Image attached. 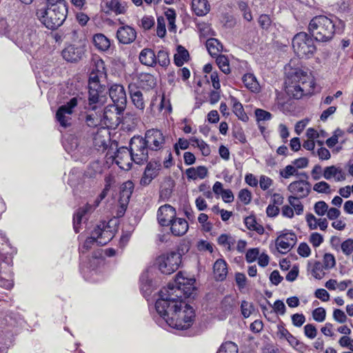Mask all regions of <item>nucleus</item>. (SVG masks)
Instances as JSON below:
<instances>
[{"label":"nucleus","instance_id":"f257e3e1","mask_svg":"<svg viewBox=\"0 0 353 353\" xmlns=\"http://www.w3.org/2000/svg\"><path fill=\"white\" fill-rule=\"evenodd\" d=\"M194 280L178 272L173 283H170L159 292L155 304L157 312L172 327L186 330L193 323L194 312L191 306L183 302V298L190 296L194 290Z\"/></svg>","mask_w":353,"mask_h":353},{"label":"nucleus","instance_id":"f03ea898","mask_svg":"<svg viewBox=\"0 0 353 353\" xmlns=\"http://www.w3.org/2000/svg\"><path fill=\"white\" fill-rule=\"evenodd\" d=\"M68 14L67 4L43 6L36 10L38 20L48 29L56 30L65 21Z\"/></svg>","mask_w":353,"mask_h":353},{"label":"nucleus","instance_id":"7ed1b4c3","mask_svg":"<svg viewBox=\"0 0 353 353\" xmlns=\"http://www.w3.org/2000/svg\"><path fill=\"white\" fill-rule=\"evenodd\" d=\"M339 28H336L335 22L324 15L314 17L310 22L308 30L312 37L319 41L326 42L332 39L336 31H341L344 23L339 21Z\"/></svg>","mask_w":353,"mask_h":353},{"label":"nucleus","instance_id":"20e7f679","mask_svg":"<svg viewBox=\"0 0 353 353\" xmlns=\"http://www.w3.org/2000/svg\"><path fill=\"white\" fill-rule=\"evenodd\" d=\"M294 52L301 58L310 57L316 51L314 40L305 32L296 34L292 39Z\"/></svg>","mask_w":353,"mask_h":353},{"label":"nucleus","instance_id":"39448f33","mask_svg":"<svg viewBox=\"0 0 353 353\" xmlns=\"http://www.w3.org/2000/svg\"><path fill=\"white\" fill-rule=\"evenodd\" d=\"M181 258V254L178 252L164 253L157 258L156 265L161 273L171 274L180 267Z\"/></svg>","mask_w":353,"mask_h":353},{"label":"nucleus","instance_id":"423d86ee","mask_svg":"<svg viewBox=\"0 0 353 353\" xmlns=\"http://www.w3.org/2000/svg\"><path fill=\"white\" fill-rule=\"evenodd\" d=\"M130 150L135 163L141 165L148 161V151L150 150L142 137L134 136L130 139Z\"/></svg>","mask_w":353,"mask_h":353},{"label":"nucleus","instance_id":"0eeeda50","mask_svg":"<svg viewBox=\"0 0 353 353\" xmlns=\"http://www.w3.org/2000/svg\"><path fill=\"white\" fill-rule=\"evenodd\" d=\"M125 108L110 104L107 105L101 114L103 126L108 128H114L121 123V114Z\"/></svg>","mask_w":353,"mask_h":353},{"label":"nucleus","instance_id":"6e6552de","mask_svg":"<svg viewBox=\"0 0 353 353\" xmlns=\"http://www.w3.org/2000/svg\"><path fill=\"white\" fill-rule=\"evenodd\" d=\"M113 220L106 223L105 221L98 225L92 232L98 245H105L109 243L115 234L116 230L111 226Z\"/></svg>","mask_w":353,"mask_h":353},{"label":"nucleus","instance_id":"1a4fd4ad","mask_svg":"<svg viewBox=\"0 0 353 353\" xmlns=\"http://www.w3.org/2000/svg\"><path fill=\"white\" fill-rule=\"evenodd\" d=\"M150 151H159L163 149L167 137L163 132L157 128H152L145 131L143 137Z\"/></svg>","mask_w":353,"mask_h":353},{"label":"nucleus","instance_id":"9d476101","mask_svg":"<svg viewBox=\"0 0 353 353\" xmlns=\"http://www.w3.org/2000/svg\"><path fill=\"white\" fill-rule=\"evenodd\" d=\"M77 104V98L73 97L67 103L61 105L58 108L56 113V119L62 127L67 128L70 125V117Z\"/></svg>","mask_w":353,"mask_h":353},{"label":"nucleus","instance_id":"9b49d317","mask_svg":"<svg viewBox=\"0 0 353 353\" xmlns=\"http://www.w3.org/2000/svg\"><path fill=\"white\" fill-rule=\"evenodd\" d=\"M92 85V87H88V107L95 111L103 105L105 98L103 95L104 88L97 87L94 83Z\"/></svg>","mask_w":353,"mask_h":353},{"label":"nucleus","instance_id":"f8f14e48","mask_svg":"<svg viewBox=\"0 0 353 353\" xmlns=\"http://www.w3.org/2000/svg\"><path fill=\"white\" fill-rule=\"evenodd\" d=\"M294 77H296V84H301V86H306L307 84L309 90L314 92L315 83L311 73L301 69H296L289 73L285 81H290Z\"/></svg>","mask_w":353,"mask_h":353},{"label":"nucleus","instance_id":"ddd939ff","mask_svg":"<svg viewBox=\"0 0 353 353\" xmlns=\"http://www.w3.org/2000/svg\"><path fill=\"white\" fill-rule=\"evenodd\" d=\"M296 77H294L290 81H285V91L290 97L299 99L303 96H308L313 94L314 92L309 90L307 84H306V86L296 84Z\"/></svg>","mask_w":353,"mask_h":353},{"label":"nucleus","instance_id":"4468645a","mask_svg":"<svg viewBox=\"0 0 353 353\" xmlns=\"http://www.w3.org/2000/svg\"><path fill=\"white\" fill-rule=\"evenodd\" d=\"M114 161L119 167L124 170H129L133 161L132 155L127 147H121L115 153Z\"/></svg>","mask_w":353,"mask_h":353},{"label":"nucleus","instance_id":"2eb2a0df","mask_svg":"<svg viewBox=\"0 0 353 353\" xmlns=\"http://www.w3.org/2000/svg\"><path fill=\"white\" fill-rule=\"evenodd\" d=\"M99 200H92V203H88L82 208H80L77 212L74 214L73 217V228L76 233L79 232L80 225L83 219V217L89 213H91L99 205Z\"/></svg>","mask_w":353,"mask_h":353},{"label":"nucleus","instance_id":"dca6fc26","mask_svg":"<svg viewBox=\"0 0 353 353\" xmlns=\"http://www.w3.org/2000/svg\"><path fill=\"white\" fill-rule=\"evenodd\" d=\"M304 179H301L289 185L288 190L294 196H290L288 199H299L307 196L310 191V184Z\"/></svg>","mask_w":353,"mask_h":353},{"label":"nucleus","instance_id":"f3484780","mask_svg":"<svg viewBox=\"0 0 353 353\" xmlns=\"http://www.w3.org/2000/svg\"><path fill=\"white\" fill-rule=\"evenodd\" d=\"M296 236L294 233L287 232L279 235L276 239L275 244L278 250L287 253L296 244Z\"/></svg>","mask_w":353,"mask_h":353},{"label":"nucleus","instance_id":"a211bd4d","mask_svg":"<svg viewBox=\"0 0 353 353\" xmlns=\"http://www.w3.org/2000/svg\"><path fill=\"white\" fill-rule=\"evenodd\" d=\"M109 95L113 104L125 108L127 97L125 89L121 84H114L109 88Z\"/></svg>","mask_w":353,"mask_h":353},{"label":"nucleus","instance_id":"6ab92c4d","mask_svg":"<svg viewBox=\"0 0 353 353\" xmlns=\"http://www.w3.org/2000/svg\"><path fill=\"white\" fill-rule=\"evenodd\" d=\"M110 140L108 128L103 126L94 134L93 144L98 150H104L108 148Z\"/></svg>","mask_w":353,"mask_h":353},{"label":"nucleus","instance_id":"aec40b11","mask_svg":"<svg viewBox=\"0 0 353 353\" xmlns=\"http://www.w3.org/2000/svg\"><path fill=\"white\" fill-rule=\"evenodd\" d=\"M175 209L170 205L161 206L157 212V219L161 226H168V224L176 217Z\"/></svg>","mask_w":353,"mask_h":353},{"label":"nucleus","instance_id":"412c9836","mask_svg":"<svg viewBox=\"0 0 353 353\" xmlns=\"http://www.w3.org/2000/svg\"><path fill=\"white\" fill-rule=\"evenodd\" d=\"M84 51L82 46L69 45L63 50L62 57L68 62H77L82 59Z\"/></svg>","mask_w":353,"mask_h":353},{"label":"nucleus","instance_id":"4be33fe9","mask_svg":"<svg viewBox=\"0 0 353 353\" xmlns=\"http://www.w3.org/2000/svg\"><path fill=\"white\" fill-rule=\"evenodd\" d=\"M128 10V3L123 0H109L105 3L103 11L106 14H124Z\"/></svg>","mask_w":353,"mask_h":353},{"label":"nucleus","instance_id":"5701e85b","mask_svg":"<svg viewBox=\"0 0 353 353\" xmlns=\"http://www.w3.org/2000/svg\"><path fill=\"white\" fill-rule=\"evenodd\" d=\"M171 234L174 236H182L185 234L189 228L188 221L180 217H175L168 224Z\"/></svg>","mask_w":353,"mask_h":353},{"label":"nucleus","instance_id":"b1692460","mask_svg":"<svg viewBox=\"0 0 353 353\" xmlns=\"http://www.w3.org/2000/svg\"><path fill=\"white\" fill-rule=\"evenodd\" d=\"M117 37L119 41L123 44L132 43L137 38L136 30L130 26H123L118 28Z\"/></svg>","mask_w":353,"mask_h":353},{"label":"nucleus","instance_id":"393cba45","mask_svg":"<svg viewBox=\"0 0 353 353\" xmlns=\"http://www.w3.org/2000/svg\"><path fill=\"white\" fill-rule=\"evenodd\" d=\"M161 168V165L159 161H150L147 164L143 176L141 179V184L144 185L149 184L157 176Z\"/></svg>","mask_w":353,"mask_h":353},{"label":"nucleus","instance_id":"a878e982","mask_svg":"<svg viewBox=\"0 0 353 353\" xmlns=\"http://www.w3.org/2000/svg\"><path fill=\"white\" fill-rule=\"evenodd\" d=\"M323 176L326 180L334 179L336 182L343 181L346 179L345 174L342 168L335 165L325 167L323 172Z\"/></svg>","mask_w":353,"mask_h":353},{"label":"nucleus","instance_id":"bb28decb","mask_svg":"<svg viewBox=\"0 0 353 353\" xmlns=\"http://www.w3.org/2000/svg\"><path fill=\"white\" fill-rule=\"evenodd\" d=\"M97 72L92 71L90 74L88 87H92V83L97 85V87H103L99 82L100 78H102L105 75V68L104 66V62L102 60L97 61L96 63Z\"/></svg>","mask_w":353,"mask_h":353},{"label":"nucleus","instance_id":"cd10ccee","mask_svg":"<svg viewBox=\"0 0 353 353\" xmlns=\"http://www.w3.org/2000/svg\"><path fill=\"white\" fill-rule=\"evenodd\" d=\"M140 62L147 66L153 67L157 64L154 52L150 48L143 49L139 54Z\"/></svg>","mask_w":353,"mask_h":353},{"label":"nucleus","instance_id":"c85d7f7f","mask_svg":"<svg viewBox=\"0 0 353 353\" xmlns=\"http://www.w3.org/2000/svg\"><path fill=\"white\" fill-rule=\"evenodd\" d=\"M129 90L133 104L137 109L143 111L145 108V102L142 92L134 85H130Z\"/></svg>","mask_w":353,"mask_h":353},{"label":"nucleus","instance_id":"c756f323","mask_svg":"<svg viewBox=\"0 0 353 353\" xmlns=\"http://www.w3.org/2000/svg\"><path fill=\"white\" fill-rule=\"evenodd\" d=\"M192 8L197 16H204L210 10V5L208 0H192Z\"/></svg>","mask_w":353,"mask_h":353},{"label":"nucleus","instance_id":"7c9ffc66","mask_svg":"<svg viewBox=\"0 0 353 353\" xmlns=\"http://www.w3.org/2000/svg\"><path fill=\"white\" fill-rule=\"evenodd\" d=\"M214 274L217 280L223 281L227 275V263L223 259H218L214 264Z\"/></svg>","mask_w":353,"mask_h":353},{"label":"nucleus","instance_id":"2f4dec72","mask_svg":"<svg viewBox=\"0 0 353 353\" xmlns=\"http://www.w3.org/2000/svg\"><path fill=\"white\" fill-rule=\"evenodd\" d=\"M279 174L284 179H289L292 176H296L300 179H307L305 172H299L293 165H288L279 171Z\"/></svg>","mask_w":353,"mask_h":353},{"label":"nucleus","instance_id":"473e14b6","mask_svg":"<svg viewBox=\"0 0 353 353\" xmlns=\"http://www.w3.org/2000/svg\"><path fill=\"white\" fill-rule=\"evenodd\" d=\"M187 177L190 179H203L208 174V170L205 166H198L196 168H190L186 170Z\"/></svg>","mask_w":353,"mask_h":353},{"label":"nucleus","instance_id":"72a5a7b5","mask_svg":"<svg viewBox=\"0 0 353 353\" xmlns=\"http://www.w3.org/2000/svg\"><path fill=\"white\" fill-rule=\"evenodd\" d=\"M242 81L245 86L253 92L260 91V85L254 74L247 73L243 75Z\"/></svg>","mask_w":353,"mask_h":353},{"label":"nucleus","instance_id":"f704fd0d","mask_svg":"<svg viewBox=\"0 0 353 353\" xmlns=\"http://www.w3.org/2000/svg\"><path fill=\"white\" fill-rule=\"evenodd\" d=\"M232 111L235 115L241 121H247L248 117L244 111L242 104L234 97H230Z\"/></svg>","mask_w":353,"mask_h":353},{"label":"nucleus","instance_id":"c9c22d12","mask_svg":"<svg viewBox=\"0 0 353 353\" xmlns=\"http://www.w3.org/2000/svg\"><path fill=\"white\" fill-rule=\"evenodd\" d=\"M206 48L209 54L212 57H216L222 51L223 46L219 41L214 38H211L206 41Z\"/></svg>","mask_w":353,"mask_h":353},{"label":"nucleus","instance_id":"e433bc0d","mask_svg":"<svg viewBox=\"0 0 353 353\" xmlns=\"http://www.w3.org/2000/svg\"><path fill=\"white\" fill-rule=\"evenodd\" d=\"M94 46L99 50L105 51L110 46V40L103 34H96L93 36Z\"/></svg>","mask_w":353,"mask_h":353},{"label":"nucleus","instance_id":"4c0bfd02","mask_svg":"<svg viewBox=\"0 0 353 353\" xmlns=\"http://www.w3.org/2000/svg\"><path fill=\"white\" fill-rule=\"evenodd\" d=\"M140 86L144 89H151L156 85V79L154 77L149 73H142L139 77Z\"/></svg>","mask_w":353,"mask_h":353},{"label":"nucleus","instance_id":"58836bf2","mask_svg":"<svg viewBox=\"0 0 353 353\" xmlns=\"http://www.w3.org/2000/svg\"><path fill=\"white\" fill-rule=\"evenodd\" d=\"M189 59V52L183 46H179L177 47V52L174 54V61L177 66H181L185 62H187Z\"/></svg>","mask_w":353,"mask_h":353},{"label":"nucleus","instance_id":"ea45409f","mask_svg":"<svg viewBox=\"0 0 353 353\" xmlns=\"http://www.w3.org/2000/svg\"><path fill=\"white\" fill-rule=\"evenodd\" d=\"M163 17L165 18V21H168V30L172 32H176V26L175 22L176 14L175 10L172 8H168L165 11Z\"/></svg>","mask_w":353,"mask_h":353},{"label":"nucleus","instance_id":"a19ab883","mask_svg":"<svg viewBox=\"0 0 353 353\" xmlns=\"http://www.w3.org/2000/svg\"><path fill=\"white\" fill-rule=\"evenodd\" d=\"M219 245L225 248L228 251L232 250V246L235 243L234 238L230 234H222L217 239Z\"/></svg>","mask_w":353,"mask_h":353},{"label":"nucleus","instance_id":"79ce46f5","mask_svg":"<svg viewBox=\"0 0 353 353\" xmlns=\"http://www.w3.org/2000/svg\"><path fill=\"white\" fill-rule=\"evenodd\" d=\"M245 224L248 230H254L259 234H262L264 232L263 227L258 223L255 218L252 216H248L245 219Z\"/></svg>","mask_w":353,"mask_h":353},{"label":"nucleus","instance_id":"37998d69","mask_svg":"<svg viewBox=\"0 0 353 353\" xmlns=\"http://www.w3.org/2000/svg\"><path fill=\"white\" fill-rule=\"evenodd\" d=\"M134 190V184L131 181L123 183L120 188V199H130Z\"/></svg>","mask_w":353,"mask_h":353},{"label":"nucleus","instance_id":"c03bdc74","mask_svg":"<svg viewBox=\"0 0 353 353\" xmlns=\"http://www.w3.org/2000/svg\"><path fill=\"white\" fill-rule=\"evenodd\" d=\"M63 146L68 153L74 152L78 148L77 138L69 136L63 142Z\"/></svg>","mask_w":353,"mask_h":353},{"label":"nucleus","instance_id":"a18cd8bd","mask_svg":"<svg viewBox=\"0 0 353 353\" xmlns=\"http://www.w3.org/2000/svg\"><path fill=\"white\" fill-rule=\"evenodd\" d=\"M85 121L90 127H97L98 125L103 127L101 114H97V112L88 114Z\"/></svg>","mask_w":353,"mask_h":353},{"label":"nucleus","instance_id":"49530a36","mask_svg":"<svg viewBox=\"0 0 353 353\" xmlns=\"http://www.w3.org/2000/svg\"><path fill=\"white\" fill-rule=\"evenodd\" d=\"M103 168L99 161H95L91 163L87 170V175L90 177H94L97 174L102 172Z\"/></svg>","mask_w":353,"mask_h":353},{"label":"nucleus","instance_id":"de8ad7c7","mask_svg":"<svg viewBox=\"0 0 353 353\" xmlns=\"http://www.w3.org/2000/svg\"><path fill=\"white\" fill-rule=\"evenodd\" d=\"M216 57V63L219 65L221 70L225 74H229L230 72V68L229 65V61L228 58L225 55H218Z\"/></svg>","mask_w":353,"mask_h":353},{"label":"nucleus","instance_id":"09e8293b","mask_svg":"<svg viewBox=\"0 0 353 353\" xmlns=\"http://www.w3.org/2000/svg\"><path fill=\"white\" fill-rule=\"evenodd\" d=\"M217 353H238V347L234 343L228 341L221 345Z\"/></svg>","mask_w":353,"mask_h":353},{"label":"nucleus","instance_id":"8fccbe9b","mask_svg":"<svg viewBox=\"0 0 353 353\" xmlns=\"http://www.w3.org/2000/svg\"><path fill=\"white\" fill-rule=\"evenodd\" d=\"M343 134L344 132L342 130L337 128L334 132L332 136L326 140L325 143L327 147L330 148H333L339 142V139L342 137Z\"/></svg>","mask_w":353,"mask_h":353},{"label":"nucleus","instance_id":"3c124183","mask_svg":"<svg viewBox=\"0 0 353 353\" xmlns=\"http://www.w3.org/2000/svg\"><path fill=\"white\" fill-rule=\"evenodd\" d=\"M323 265L321 262L316 261L313 265L312 274L315 279H321L325 275Z\"/></svg>","mask_w":353,"mask_h":353},{"label":"nucleus","instance_id":"603ef678","mask_svg":"<svg viewBox=\"0 0 353 353\" xmlns=\"http://www.w3.org/2000/svg\"><path fill=\"white\" fill-rule=\"evenodd\" d=\"M156 57L157 63H159L161 66L166 67L170 64L169 55L167 51L163 50H159Z\"/></svg>","mask_w":353,"mask_h":353},{"label":"nucleus","instance_id":"864d4df0","mask_svg":"<svg viewBox=\"0 0 353 353\" xmlns=\"http://www.w3.org/2000/svg\"><path fill=\"white\" fill-rule=\"evenodd\" d=\"M165 34V18L163 16H159L157 17V34L160 38H163Z\"/></svg>","mask_w":353,"mask_h":353},{"label":"nucleus","instance_id":"5fc2aeb1","mask_svg":"<svg viewBox=\"0 0 353 353\" xmlns=\"http://www.w3.org/2000/svg\"><path fill=\"white\" fill-rule=\"evenodd\" d=\"M325 270H330L336 265L335 257L332 254L326 253L323 256V263Z\"/></svg>","mask_w":353,"mask_h":353},{"label":"nucleus","instance_id":"6e6d98bb","mask_svg":"<svg viewBox=\"0 0 353 353\" xmlns=\"http://www.w3.org/2000/svg\"><path fill=\"white\" fill-rule=\"evenodd\" d=\"M241 314L244 318H248L254 311V305L252 303L243 301L241 304Z\"/></svg>","mask_w":353,"mask_h":353},{"label":"nucleus","instance_id":"4d7b16f0","mask_svg":"<svg viewBox=\"0 0 353 353\" xmlns=\"http://www.w3.org/2000/svg\"><path fill=\"white\" fill-rule=\"evenodd\" d=\"M313 189L314 191L319 193L329 194L332 191L330 185L325 181H321L315 183Z\"/></svg>","mask_w":353,"mask_h":353},{"label":"nucleus","instance_id":"13d9d810","mask_svg":"<svg viewBox=\"0 0 353 353\" xmlns=\"http://www.w3.org/2000/svg\"><path fill=\"white\" fill-rule=\"evenodd\" d=\"M128 205V200H119L117 210L115 212V216L117 218L122 217L127 209Z\"/></svg>","mask_w":353,"mask_h":353},{"label":"nucleus","instance_id":"bf43d9fd","mask_svg":"<svg viewBox=\"0 0 353 353\" xmlns=\"http://www.w3.org/2000/svg\"><path fill=\"white\" fill-rule=\"evenodd\" d=\"M134 120H136V119L133 114L130 113H126L123 117L121 122H123V125H126L125 128L128 130H131L132 128H134L136 125Z\"/></svg>","mask_w":353,"mask_h":353},{"label":"nucleus","instance_id":"052dcab7","mask_svg":"<svg viewBox=\"0 0 353 353\" xmlns=\"http://www.w3.org/2000/svg\"><path fill=\"white\" fill-rule=\"evenodd\" d=\"M255 116L258 121H269L272 119L271 113L262 109H256Z\"/></svg>","mask_w":353,"mask_h":353},{"label":"nucleus","instance_id":"680f3d73","mask_svg":"<svg viewBox=\"0 0 353 353\" xmlns=\"http://www.w3.org/2000/svg\"><path fill=\"white\" fill-rule=\"evenodd\" d=\"M326 312L323 307H317L312 312L313 319L317 322H323L325 319Z\"/></svg>","mask_w":353,"mask_h":353},{"label":"nucleus","instance_id":"e2e57ef3","mask_svg":"<svg viewBox=\"0 0 353 353\" xmlns=\"http://www.w3.org/2000/svg\"><path fill=\"white\" fill-rule=\"evenodd\" d=\"M341 250L344 254L350 255L353 252V239H348L341 243Z\"/></svg>","mask_w":353,"mask_h":353},{"label":"nucleus","instance_id":"0e129e2a","mask_svg":"<svg viewBox=\"0 0 353 353\" xmlns=\"http://www.w3.org/2000/svg\"><path fill=\"white\" fill-rule=\"evenodd\" d=\"M259 249L256 248H251L249 249L246 254H245V259L248 263H252L254 262L259 256Z\"/></svg>","mask_w":353,"mask_h":353},{"label":"nucleus","instance_id":"69168bd1","mask_svg":"<svg viewBox=\"0 0 353 353\" xmlns=\"http://www.w3.org/2000/svg\"><path fill=\"white\" fill-rule=\"evenodd\" d=\"M305 335L310 339H313L316 336L317 330L312 324H307L304 326Z\"/></svg>","mask_w":353,"mask_h":353},{"label":"nucleus","instance_id":"338daca9","mask_svg":"<svg viewBox=\"0 0 353 353\" xmlns=\"http://www.w3.org/2000/svg\"><path fill=\"white\" fill-rule=\"evenodd\" d=\"M327 209L328 205L323 201H320L314 205V211L319 216L324 215L327 212Z\"/></svg>","mask_w":353,"mask_h":353},{"label":"nucleus","instance_id":"774afa93","mask_svg":"<svg viewBox=\"0 0 353 353\" xmlns=\"http://www.w3.org/2000/svg\"><path fill=\"white\" fill-rule=\"evenodd\" d=\"M339 345L343 347H347L353 352V339L347 336H343L339 340Z\"/></svg>","mask_w":353,"mask_h":353}]
</instances>
